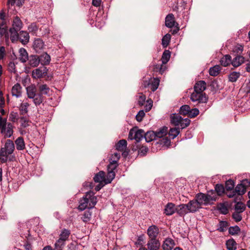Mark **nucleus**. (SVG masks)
<instances>
[{
  "instance_id": "obj_27",
  "label": "nucleus",
  "mask_w": 250,
  "mask_h": 250,
  "mask_svg": "<svg viewBox=\"0 0 250 250\" xmlns=\"http://www.w3.org/2000/svg\"><path fill=\"white\" fill-rule=\"evenodd\" d=\"M16 148L18 150H22L25 147L24 139L22 137H18L15 141Z\"/></svg>"
},
{
  "instance_id": "obj_48",
  "label": "nucleus",
  "mask_w": 250,
  "mask_h": 250,
  "mask_svg": "<svg viewBox=\"0 0 250 250\" xmlns=\"http://www.w3.org/2000/svg\"><path fill=\"white\" fill-rule=\"evenodd\" d=\"M170 57V52L169 50H165L162 56V62H167L169 60Z\"/></svg>"
},
{
  "instance_id": "obj_37",
  "label": "nucleus",
  "mask_w": 250,
  "mask_h": 250,
  "mask_svg": "<svg viewBox=\"0 0 250 250\" xmlns=\"http://www.w3.org/2000/svg\"><path fill=\"white\" fill-rule=\"evenodd\" d=\"M39 90L40 91L39 94H41V95H49L50 93V88L46 84H41L39 86Z\"/></svg>"
},
{
  "instance_id": "obj_47",
  "label": "nucleus",
  "mask_w": 250,
  "mask_h": 250,
  "mask_svg": "<svg viewBox=\"0 0 250 250\" xmlns=\"http://www.w3.org/2000/svg\"><path fill=\"white\" fill-rule=\"evenodd\" d=\"M228 227V223L226 221H221L219 223V227L217 229L220 232H224Z\"/></svg>"
},
{
  "instance_id": "obj_32",
  "label": "nucleus",
  "mask_w": 250,
  "mask_h": 250,
  "mask_svg": "<svg viewBox=\"0 0 250 250\" xmlns=\"http://www.w3.org/2000/svg\"><path fill=\"white\" fill-rule=\"evenodd\" d=\"M168 132V128L166 126H163L159 129L157 131L155 132L156 137L157 138H163L165 136Z\"/></svg>"
},
{
  "instance_id": "obj_60",
  "label": "nucleus",
  "mask_w": 250,
  "mask_h": 250,
  "mask_svg": "<svg viewBox=\"0 0 250 250\" xmlns=\"http://www.w3.org/2000/svg\"><path fill=\"white\" fill-rule=\"evenodd\" d=\"M39 56L38 55H31L27 59L29 62H38Z\"/></svg>"
},
{
  "instance_id": "obj_40",
  "label": "nucleus",
  "mask_w": 250,
  "mask_h": 250,
  "mask_svg": "<svg viewBox=\"0 0 250 250\" xmlns=\"http://www.w3.org/2000/svg\"><path fill=\"white\" fill-rule=\"evenodd\" d=\"M236 242L233 239L228 240L226 242L227 248L229 250H236Z\"/></svg>"
},
{
  "instance_id": "obj_55",
  "label": "nucleus",
  "mask_w": 250,
  "mask_h": 250,
  "mask_svg": "<svg viewBox=\"0 0 250 250\" xmlns=\"http://www.w3.org/2000/svg\"><path fill=\"white\" fill-rule=\"evenodd\" d=\"M215 189L218 195H221L224 192V187L221 184H217Z\"/></svg>"
},
{
  "instance_id": "obj_58",
  "label": "nucleus",
  "mask_w": 250,
  "mask_h": 250,
  "mask_svg": "<svg viewBox=\"0 0 250 250\" xmlns=\"http://www.w3.org/2000/svg\"><path fill=\"white\" fill-rule=\"evenodd\" d=\"M218 208L220 211L223 214H227L229 212L228 208L224 204H220L218 207Z\"/></svg>"
},
{
  "instance_id": "obj_53",
  "label": "nucleus",
  "mask_w": 250,
  "mask_h": 250,
  "mask_svg": "<svg viewBox=\"0 0 250 250\" xmlns=\"http://www.w3.org/2000/svg\"><path fill=\"white\" fill-rule=\"evenodd\" d=\"M240 231V229L237 226L234 227H230L229 229V232L231 235L238 234Z\"/></svg>"
},
{
  "instance_id": "obj_43",
  "label": "nucleus",
  "mask_w": 250,
  "mask_h": 250,
  "mask_svg": "<svg viewBox=\"0 0 250 250\" xmlns=\"http://www.w3.org/2000/svg\"><path fill=\"white\" fill-rule=\"evenodd\" d=\"M180 129L179 128H172L169 131V136L171 137L172 139L176 138L180 133Z\"/></svg>"
},
{
  "instance_id": "obj_4",
  "label": "nucleus",
  "mask_w": 250,
  "mask_h": 250,
  "mask_svg": "<svg viewBox=\"0 0 250 250\" xmlns=\"http://www.w3.org/2000/svg\"><path fill=\"white\" fill-rule=\"evenodd\" d=\"M13 125L7 122V119L0 115V132L5 138H10L13 134Z\"/></svg>"
},
{
  "instance_id": "obj_21",
  "label": "nucleus",
  "mask_w": 250,
  "mask_h": 250,
  "mask_svg": "<svg viewBox=\"0 0 250 250\" xmlns=\"http://www.w3.org/2000/svg\"><path fill=\"white\" fill-rule=\"evenodd\" d=\"M176 208L175 205L172 203H168L165 207L164 213H165L166 215L170 216L176 212Z\"/></svg>"
},
{
  "instance_id": "obj_44",
  "label": "nucleus",
  "mask_w": 250,
  "mask_h": 250,
  "mask_svg": "<svg viewBox=\"0 0 250 250\" xmlns=\"http://www.w3.org/2000/svg\"><path fill=\"white\" fill-rule=\"evenodd\" d=\"M65 244V242L64 241L59 239L54 244V250H62Z\"/></svg>"
},
{
  "instance_id": "obj_25",
  "label": "nucleus",
  "mask_w": 250,
  "mask_h": 250,
  "mask_svg": "<svg viewBox=\"0 0 250 250\" xmlns=\"http://www.w3.org/2000/svg\"><path fill=\"white\" fill-rule=\"evenodd\" d=\"M176 212L180 216H183L188 211L187 204H181L176 207Z\"/></svg>"
},
{
  "instance_id": "obj_13",
  "label": "nucleus",
  "mask_w": 250,
  "mask_h": 250,
  "mask_svg": "<svg viewBox=\"0 0 250 250\" xmlns=\"http://www.w3.org/2000/svg\"><path fill=\"white\" fill-rule=\"evenodd\" d=\"M47 69L44 65H42L38 68H36L32 71L33 78L38 79L45 76L47 72Z\"/></svg>"
},
{
  "instance_id": "obj_5",
  "label": "nucleus",
  "mask_w": 250,
  "mask_h": 250,
  "mask_svg": "<svg viewBox=\"0 0 250 250\" xmlns=\"http://www.w3.org/2000/svg\"><path fill=\"white\" fill-rule=\"evenodd\" d=\"M29 33L27 31L20 30L19 32L13 33L10 35V38L13 43L20 42L22 44H26L29 41Z\"/></svg>"
},
{
  "instance_id": "obj_15",
  "label": "nucleus",
  "mask_w": 250,
  "mask_h": 250,
  "mask_svg": "<svg viewBox=\"0 0 250 250\" xmlns=\"http://www.w3.org/2000/svg\"><path fill=\"white\" fill-rule=\"evenodd\" d=\"M159 233V229L156 225L149 226L147 230V234L149 239H156Z\"/></svg>"
},
{
  "instance_id": "obj_6",
  "label": "nucleus",
  "mask_w": 250,
  "mask_h": 250,
  "mask_svg": "<svg viewBox=\"0 0 250 250\" xmlns=\"http://www.w3.org/2000/svg\"><path fill=\"white\" fill-rule=\"evenodd\" d=\"M160 83V80L157 78H144L142 86L143 88H149L154 92L158 88Z\"/></svg>"
},
{
  "instance_id": "obj_35",
  "label": "nucleus",
  "mask_w": 250,
  "mask_h": 250,
  "mask_svg": "<svg viewBox=\"0 0 250 250\" xmlns=\"http://www.w3.org/2000/svg\"><path fill=\"white\" fill-rule=\"evenodd\" d=\"M166 64V63H156L153 68L154 71L162 74L167 68Z\"/></svg>"
},
{
  "instance_id": "obj_61",
  "label": "nucleus",
  "mask_w": 250,
  "mask_h": 250,
  "mask_svg": "<svg viewBox=\"0 0 250 250\" xmlns=\"http://www.w3.org/2000/svg\"><path fill=\"white\" fill-rule=\"evenodd\" d=\"M145 113L143 110H140L136 116V119L138 122H141L143 117L145 116Z\"/></svg>"
},
{
  "instance_id": "obj_1",
  "label": "nucleus",
  "mask_w": 250,
  "mask_h": 250,
  "mask_svg": "<svg viewBox=\"0 0 250 250\" xmlns=\"http://www.w3.org/2000/svg\"><path fill=\"white\" fill-rule=\"evenodd\" d=\"M97 203V198L95 193L91 191L87 192L84 196L79 200L78 209L83 211L86 208H93Z\"/></svg>"
},
{
  "instance_id": "obj_50",
  "label": "nucleus",
  "mask_w": 250,
  "mask_h": 250,
  "mask_svg": "<svg viewBox=\"0 0 250 250\" xmlns=\"http://www.w3.org/2000/svg\"><path fill=\"white\" fill-rule=\"evenodd\" d=\"M234 182L232 180L229 179L226 181L225 188L227 190H231L234 188Z\"/></svg>"
},
{
  "instance_id": "obj_28",
  "label": "nucleus",
  "mask_w": 250,
  "mask_h": 250,
  "mask_svg": "<svg viewBox=\"0 0 250 250\" xmlns=\"http://www.w3.org/2000/svg\"><path fill=\"white\" fill-rule=\"evenodd\" d=\"M19 60L21 62H26L27 59L28 58V55L26 50L23 48H21L19 49Z\"/></svg>"
},
{
  "instance_id": "obj_9",
  "label": "nucleus",
  "mask_w": 250,
  "mask_h": 250,
  "mask_svg": "<svg viewBox=\"0 0 250 250\" xmlns=\"http://www.w3.org/2000/svg\"><path fill=\"white\" fill-rule=\"evenodd\" d=\"M145 132L142 129H138L137 130L131 129L128 134V139L130 140H135L137 142H139L143 138H144Z\"/></svg>"
},
{
  "instance_id": "obj_52",
  "label": "nucleus",
  "mask_w": 250,
  "mask_h": 250,
  "mask_svg": "<svg viewBox=\"0 0 250 250\" xmlns=\"http://www.w3.org/2000/svg\"><path fill=\"white\" fill-rule=\"evenodd\" d=\"M19 119L18 114L17 112H11L9 116V120L13 123H15L18 121Z\"/></svg>"
},
{
  "instance_id": "obj_34",
  "label": "nucleus",
  "mask_w": 250,
  "mask_h": 250,
  "mask_svg": "<svg viewBox=\"0 0 250 250\" xmlns=\"http://www.w3.org/2000/svg\"><path fill=\"white\" fill-rule=\"evenodd\" d=\"M240 76L241 74L239 72L233 71L228 75L229 81L232 83L235 82Z\"/></svg>"
},
{
  "instance_id": "obj_56",
  "label": "nucleus",
  "mask_w": 250,
  "mask_h": 250,
  "mask_svg": "<svg viewBox=\"0 0 250 250\" xmlns=\"http://www.w3.org/2000/svg\"><path fill=\"white\" fill-rule=\"evenodd\" d=\"M240 212L235 211L232 213V217L236 222H240L241 221L242 217Z\"/></svg>"
},
{
  "instance_id": "obj_7",
  "label": "nucleus",
  "mask_w": 250,
  "mask_h": 250,
  "mask_svg": "<svg viewBox=\"0 0 250 250\" xmlns=\"http://www.w3.org/2000/svg\"><path fill=\"white\" fill-rule=\"evenodd\" d=\"M195 198L201 206L210 204L212 201L216 200V197L211 196L208 194H205L203 193L197 194Z\"/></svg>"
},
{
  "instance_id": "obj_46",
  "label": "nucleus",
  "mask_w": 250,
  "mask_h": 250,
  "mask_svg": "<svg viewBox=\"0 0 250 250\" xmlns=\"http://www.w3.org/2000/svg\"><path fill=\"white\" fill-rule=\"evenodd\" d=\"M171 35L169 34H167L162 38V44L164 47H166L170 42Z\"/></svg>"
},
{
  "instance_id": "obj_49",
  "label": "nucleus",
  "mask_w": 250,
  "mask_h": 250,
  "mask_svg": "<svg viewBox=\"0 0 250 250\" xmlns=\"http://www.w3.org/2000/svg\"><path fill=\"white\" fill-rule=\"evenodd\" d=\"M190 107L188 105H182L180 109V113L184 115H188L190 111Z\"/></svg>"
},
{
  "instance_id": "obj_17",
  "label": "nucleus",
  "mask_w": 250,
  "mask_h": 250,
  "mask_svg": "<svg viewBox=\"0 0 250 250\" xmlns=\"http://www.w3.org/2000/svg\"><path fill=\"white\" fill-rule=\"evenodd\" d=\"M107 175L105 176L104 172L100 171L96 173L93 177V180L96 183H104V184H108L110 183H106Z\"/></svg>"
},
{
  "instance_id": "obj_38",
  "label": "nucleus",
  "mask_w": 250,
  "mask_h": 250,
  "mask_svg": "<svg viewBox=\"0 0 250 250\" xmlns=\"http://www.w3.org/2000/svg\"><path fill=\"white\" fill-rule=\"evenodd\" d=\"M29 104L27 102V100L23 101L19 107V109L22 114H26L28 111V108L29 106Z\"/></svg>"
},
{
  "instance_id": "obj_14",
  "label": "nucleus",
  "mask_w": 250,
  "mask_h": 250,
  "mask_svg": "<svg viewBox=\"0 0 250 250\" xmlns=\"http://www.w3.org/2000/svg\"><path fill=\"white\" fill-rule=\"evenodd\" d=\"M3 38H5L6 41L9 39V33L5 20L2 21L0 25V39Z\"/></svg>"
},
{
  "instance_id": "obj_2",
  "label": "nucleus",
  "mask_w": 250,
  "mask_h": 250,
  "mask_svg": "<svg viewBox=\"0 0 250 250\" xmlns=\"http://www.w3.org/2000/svg\"><path fill=\"white\" fill-rule=\"evenodd\" d=\"M243 49L244 46L239 44L233 47L231 54L234 58L231 62H244L245 61L250 62V51L247 52V55L249 56L247 58V56L243 55Z\"/></svg>"
},
{
  "instance_id": "obj_31",
  "label": "nucleus",
  "mask_w": 250,
  "mask_h": 250,
  "mask_svg": "<svg viewBox=\"0 0 250 250\" xmlns=\"http://www.w3.org/2000/svg\"><path fill=\"white\" fill-rule=\"evenodd\" d=\"M144 138L146 142H150L156 139V134L153 131H147L145 133Z\"/></svg>"
},
{
  "instance_id": "obj_24",
  "label": "nucleus",
  "mask_w": 250,
  "mask_h": 250,
  "mask_svg": "<svg viewBox=\"0 0 250 250\" xmlns=\"http://www.w3.org/2000/svg\"><path fill=\"white\" fill-rule=\"evenodd\" d=\"M26 89L27 97L29 99H32L37 94L36 86L34 84L27 86Z\"/></svg>"
},
{
  "instance_id": "obj_8",
  "label": "nucleus",
  "mask_w": 250,
  "mask_h": 250,
  "mask_svg": "<svg viewBox=\"0 0 250 250\" xmlns=\"http://www.w3.org/2000/svg\"><path fill=\"white\" fill-rule=\"evenodd\" d=\"M118 166V163L109 161V164L107 166V179H106V183H111L114 179Z\"/></svg>"
},
{
  "instance_id": "obj_45",
  "label": "nucleus",
  "mask_w": 250,
  "mask_h": 250,
  "mask_svg": "<svg viewBox=\"0 0 250 250\" xmlns=\"http://www.w3.org/2000/svg\"><path fill=\"white\" fill-rule=\"evenodd\" d=\"M34 104L36 105H39L41 104L43 101L42 96L41 95V94H37L36 96H35L33 98H32Z\"/></svg>"
},
{
  "instance_id": "obj_54",
  "label": "nucleus",
  "mask_w": 250,
  "mask_h": 250,
  "mask_svg": "<svg viewBox=\"0 0 250 250\" xmlns=\"http://www.w3.org/2000/svg\"><path fill=\"white\" fill-rule=\"evenodd\" d=\"M120 158V154L118 152H115L113 154L111 155L109 161H112V162L117 163Z\"/></svg>"
},
{
  "instance_id": "obj_12",
  "label": "nucleus",
  "mask_w": 250,
  "mask_h": 250,
  "mask_svg": "<svg viewBox=\"0 0 250 250\" xmlns=\"http://www.w3.org/2000/svg\"><path fill=\"white\" fill-rule=\"evenodd\" d=\"M250 182L248 179L242 181L241 183L238 184L235 188V192L238 195H243L246 191L247 187L249 186Z\"/></svg>"
},
{
  "instance_id": "obj_18",
  "label": "nucleus",
  "mask_w": 250,
  "mask_h": 250,
  "mask_svg": "<svg viewBox=\"0 0 250 250\" xmlns=\"http://www.w3.org/2000/svg\"><path fill=\"white\" fill-rule=\"evenodd\" d=\"M188 210L190 212H195L201 208L200 205L195 198L194 200L190 201L187 204Z\"/></svg>"
},
{
  "instance_id": "obj_29",
  "label": "nucleus",
  "mask_w": 250,
  "mask_h": 250,
  "mask_svg": "<svg viewBox=\"0 0 250 250\" xmlns=\"http://www.w3.org/2000/svg\"><path fill=\"white\" fill-rule=\"evenodd\" d=\"M127 142L125 140H121L115 145L116 149L119 151L123 152L126 148Z\"/></svg>"
},
{
  "instance_id": "obj_30",
  "label": "nucleus",
  "mask_w": 250,
  "mask_h": 250,
  "mask_svg": "<svg viewBox=\"0 0 250 250\" xmlns=\"http://www.w3.org/2000/svg\"><path fill=\"white\" fill-rule=\"evenodd\" d=\"M221 70V66L217 64L209 68V74L211 76H217L220 73Z\"/></svg>"
},
{
  "instance_id": "obj_41",
  "label": "nucleus",
  "mask_w": 250,
  "mask_h": 250,
  "mask_svg": "<svg viewBox=\"0 0 250 250\" xmlns=\"http://www.w3.org/2000/svg\"><path fill=\"white\" fill-rule=\"evenodd\" d=\"M234 209L235 211L242 213L246 209V206L242 202H238L235 205Z\"/></svg>"
},
{
  "instance_id": "obj_39",
  "label": "nucleus",
  "mask_w": 250,
  "mask_h": 250,
  "mask_svg": "<svg viewBox=\"0 0 250 250\" xmlns=\"http://www.w3.org/2000/svg\"><path fill=\"white\" fill-rule=\"evenodd\" d=\"M43 46L44 42L42 39L38 38L34 40L33 47L36 51L42 49Z\"/></svg>"
},
{
  "instance_id": "obj_26",
  "label": "nucleus",
  "mask_w": 250,
  "mask_h": 250,
  "mask_svg": "<svg viewBox=\"0 0 250 250\" xmlns=\"http://www.w3.org/2000/svg\"><path fill=\"white\" fill-rule=\"evenodd\" d=\"M71 231L70 230L63 229L61 231L59 239L65 242L67 240H68Z\"/></svg>"
},
{
  "instance_id": "obj_33",
  "label": "nucleus",
  "mask_w": 250,
  "mask_h": 250,
  "mask_svg": "<svg viewBox=\"0 0 250 250\" xmlns=\"http://www.w3.org/2000/svg\"><path fill=\"white\" fill-rule=\"evenodd\" d=\"M182 118L179 114H173L170 117L171 123L175 126H179Z\"/></svg>"
},
{
  "instance_id": "obj_23",
  "label": "nucleus",
  "mask_w": 250,
  "mask_h": 250,
  "mask_svg": "<svg viewBox=\"0 0 250 250\" xmlns=\"http://www.w3.org/2000/svg\"><path fill=\"white\" fill-rule=\"evenodd\" d=\"M206 86L207 84L204 81H199L195 83L194 90L195 91L203 93V91L206 89Z\"/></svg>"
},
{
  "instance_id": "obj_20",
  "label": "nucleus",
  "mask_w": 250,
  "mask_h": 250,
  "mask_svg": "<svg viewBox=\"0 0 250 250\" xmlns=\"http://www.w3.org/2000/svg\"><path fill=\"white\" fill-rule=\"evenodd\" d=\"M165 24L168 28H172L175 26L176 24L178 25V23L174 21V17L172 14H169L167 15L166 18Z\"/></svg>"
},
{
  "instance_id": "obj_64",
  "label": "nucleus",
  "mask_w": 250,
  "mask_h": 250,
  "mask_svg": "<svg viewBox=\"0 0 250 250\" xmlns=\"http://www.w3.org/2000/svg\"><path fill=\"white\" fill-rule=\"evenodd\" d=\"M21 122V125L23 127H25L27 126L28 125V121L26 120V119L23 117H21L20 119Z\"/></svg>"
},
{
  "instance_id": "obj_10",
  "label": "nucleus",
  "mask_w": 250,
  "mask_h": 250,
  "mask_svg": "<svg viewBox=\"0 0 250 250\" xmlns=\"http://www.w3.org/2000/svg\"><path fill=\"white\" fill-rule=\"evenodd\" d=\"M190 99L192 102H198L199 103H206L208 101V98L204 93L195 91L191 94Z\"/></svg>"
},
{
  "instance_id": "obj_63",
  "label": "nucleus",
  "mask_w": 250,
  "mask_h": 250,
  "mask_svg": "<svg viewBox=\"0 0 250 250\" xmlns=\"http://www.w3.org/2000/svg\"><path fill=\"white\" fill-rule=\"evenodd\" d=\"M2 39H0V42H2ZM5 56V47L3 46H0V61L3 60L4 57Z\"/></svg>"
},
{
  "instance_id": "obj_19",
  "label": "nucleus",
  "mask_w": 250,
  "mask_h": 250,
  "mask_svg": "<svg viewBox=\"0 0 250 250\" xmlns=\"http://www.w3.org/2000/svg\"><path fill=\"white\" fill-rule=\"evenodd\" d=\"M22 87L19 83H16L12 88L11 93L13 96L20 98L22 95Z\"/></svg>"
},
{
  "instance_id": "obj_57",
  "label": "nucleus",
  "mask_w": 250,
  "mask_h": 250,
  "mask_svg": "<svg viewBox=\"0 0 250 250\" xmlns=\"http://www.w3.org/2000/svg\"><path fill=\"white\" fill-rule=\"evenodd\" d=\"M38 29V27L35 23H32L28 27L29 32L35 33Z\"/></svg>"
},
{
  "instance_id": "obj_62",
  "label": "nucleus",
  "mask_w": 250,
  "mask_h": 250,
  "mask_svg": "<svg viewBox=\"0 0 250 250\" xmlns=\"http://www.w3.org/2000/svg\"><path fill=\"white\" fill-rule=\"evenodd\" d=\"M153 102L151 100H147L146 104L145 105V110L146 112L149 111L152 108Z\"/></svg>"
},
{
  "instance_id": "obj_22",
  "label": "nucleus",
  "mask_w": 250,
  "mask_h": 250,
  "mask_svg": "<svg viewBox=\"0 0 250 250\" xmlns=\"http://www.w3.org/2000/svg\"><path fill=\"white\" fill-rule=\"evenodd\" d=\"M175 245L174 240L170 238L165 239L163 244V248L164 250H171Z\"/></svg>"
},
{
  "instance_id": "obj_16",
  "label": "nucleus",
  "mask_w": 250,
  "mask_h": 250,
  "mask_svg": "<svg viewBox=\"0 0 250 250\" xmlns=\"http://www.w3.org/2000/svg\"><path fill=\"white\" fill-rule=\"evenodd\" d=\"M146 246L149 250H158L160 247V242L157 239H149Z\"/></svg>"
},
{
  "instance_id": "obj_51",
  "label": "nucleus",
  "mask_w": 250,
  "mask_h": 250,
  "mask_svg": "<svg viewBox=\"0 0 250 250\" xmlns=\"http://www.w3.org/2000/svg\"><path fill=\"white\" fill-rule=\"evenodd\" d=\"M190 123V120L188 118H185L181 119V122L179 126H180L181 129H184L188 126Z\"/></svg>"
},
{
  "instance_id": "obj_42",
  "label": "nucleus",
  "mask_w": 250,
  "mask_h": 250,
  "mask_svg": "<svg viewBox=\"0 0 250 250\" xmlns=\"http://www.w3.org/2000/svg\"><path fill=\"white\" fill-rule=\"evenodd\" d=\"M92 216V212L90 210H87L84 212L82 217H81L82 220L84 223L89 222Z\"/></svg>"
},
{
  "instance_id": "obj_11",
  "label": "nucleus",
  "mask_w": 250,
  "mask_h": 250,
  "mask_svg": "<svg viewBox=\"0 0 250 250\" xmlns=\"http://www.w3.org/2000/svg\"><path fill=\"white\" fill-rule=\"evenodd\" d=\"M22 25L23 23L21 19L18 16L15 17L13 21L12 27L9 29L10 35L12 34L13 33L20 31L22 27Z\"/></svg>"
},
{
  "instance_id": "obj_59",
  "label": "nucleus",
  "mask_w": 250,
  "mask_h": 250,
  "mask_svg": "<svg viewBox=\"0 0 250 250\" xmlns=\"http://www.w3.org/2000/svg\"><path fill=\"white\" fill-rule=\"evenodd\" d=\"M199 113V111L197 108L190 109V111L188 115L191 118H194L197 116Z\"/></svg>"
},
{
  "instance_id": "obj_36",
  "label": "nucleus",
  "mask_w": 250,
  "mask_h": 250,
  "mask_svg": "<svg viewBox=\"0 0 250 250\" xmlns=\"http://www.w3.org/2000/svg\"><path fill=\"white\" fill-rule=\"evenodd\" d=\"M38 56V62H50V56L46 52H43Z\"/></svg>"
},
{
  "instance_id": "obj_3",
  "label": "nucleus",
  "mask_w": 250,
  "mask_h": 250,
  "mask_svg": "<svg viewBox=\"0 0 250 250\" xmlns=\"http://www.w3.org/2000/svg\"><path fill=\"white\" fill-rule=\"evenodd\" d=\"M15 150L13 142L8 139L3 146L0 149V162L3 164L8 161L9 156L12 154Z\"/></svg>"
}]
</instances>
